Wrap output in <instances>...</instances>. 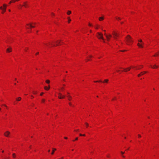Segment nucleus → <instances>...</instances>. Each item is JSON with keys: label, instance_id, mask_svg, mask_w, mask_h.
<instances>
[{"label": "nucleus", "instance_id": "49530a36", "mask_svg": "<svg viewBox=\"0 0 159 159\" xmlns=\"http://www.w3.org/2000/svg\"><path fill=\"white\" fill-rule=\"evenodd\" d=\"M125 51H126L125 50H121V51L122 52H125Z\"/></svg>", "mask_w": 159, "mask_h": 159}, {"label": "nucleus", "instance_id": "e433bc0d", "mask_svg": "<svg viewBox=\"0 0 159 159\" xmlns=\"http://www.w3.org/2000/svg\"><path fill=\"white\" fill-rule=\"evenodd\" d=\"M42 102H45V100L44 99H43L42 100Z\"/></svg>", "mask_w": 159, "mask_h": 159}, {"label": "nucleus", "instance_id": "f257e3e1", "mask_svg": "<svg viewBox=\"0 0 159 159\" xmlns=\"http://www.w3.org/2000/svg\"><path fill=\"white\" fill-rule=\"evenodd\" d=\"M126 43L128 45H129L133 42L132 38L129 35H128L126 38Z\"/></svg>", "mask_w": 159, "mask_h": 159}, {"label": "nucleus", "instance_id": "f704fd0d", "mask_svg": "<svg viewBox=\"0 0 159 159\" xmlns=\"http://www.w3.org/2000/svg\"><path fill=\"white\" fill-rule=\"evenodd\" d=\"M78 139V138L77 137L75 138V140H77ZM75 140H73V141H74Z\"/></svg>", "mask_w": 159, "mask_h": 159}, {"label": "nucleus", "instance_id": "f3484780", "mask_svg": "<svg viewBox=\"0 0 159 159\" xmlns=\"http://www.w3.org/2000/svg\"><path fill=\"white\" fill-rule=\"evenodd\" d=\"M138 41L139 43H143V44H144V43L143 42L142 40L141 39L138 40Z\"/></svg>", "mask_w": 159, "mask_h": 159}, {"label": "nucleus", "instance_id": "c03bdc74", "mask_svg": "<svg viewBox=\"0 0 159 159\" xmlns=\"http://www.w3.org/2000/svg\"><path fill=\"white\" fill-rule=\"evenodd\" d=\"M39 54V52H37L36 53V55H38Z\"/></svg>", "mask_w": 159, "mask_h": 159}, {"label": "nucleus", "instance_id": "de8ad7c7", "mask_svg": "<svg viewBox=\"0 0 159 159\" xmlns=\"http://www.w3.org/2000/svg\"><path fill=\"white\" fill-rule=\"evenodd\" d=\"M64 139H67V138L66 137H65Z\"/></svg>", "mask_w": 159, "mask_h": 159}, {"label": "nucleus", "instance_id": "5fc2aeb1", "mask_svg": "<svg viewBox=\"0 0 159 159\" xmlns=\"http://www.w3.org/2000/svg\"><path fill=\"white\" fill-rule=\"evenodd\" d=\"M92 57V56L90 55V56H89V57Z\"/></svg>", "mask_w": 159, "mask_h": 159}, {"label": "nucleus", "instance_id": "bf43d9fd", "mask_svg": "<svg viewBox=\"0 0 159 159\" xmlns=\"http://www.w3.org/2000/svg\"><path fill=\"white\" fill-rule=\"evenodd\" d=\"M31 97H33V98H34V96L33 95H31Z\"/></svg>", "mask_w": 159, "mask_h": 159}, {"label": "nucleus", "instance_id": "72a5a7b5", "mask_svg": "<svg viewBox=\"0 0 159 159\" xmlns=\"http://www.w3.org/2000/svg\"><path fill=\"white\" fill-rule=\"evenodd\" d=\"M33 94H36V93H37V92H35V91H34L33 92Z\"/></svg>", "mask_w": 159, "mask_h": 159}, {"label": "nucleus", "instance_id": "6e6552de", "mask_svg": "<svg viewBox=\"0 0 159 159\" xmlns=\"http://www.w3.org/2000/svg\"><path fill=\"white\" fill-rule=\"evenodd\" d=\"M135 67H134V66H132V67H130L127 68H126V69H124V71H125V72H127V71H128L129 70H130V69H131V68H135Z\"/></svg>", "mask_w": 159, "mask_h": 159}, {"label": "nucleus", "instance_id": "4d7b16f0", "mask_svg": "<svg viewBox=\"0 0 159 159\" xmlns=\"http://www.w3.org/2000/svg\"><path fill=\"white\" fill-rule=\"evenodd\" d=\"M123 23V22H121V24H122Z\"/></svg>", "mask_w": 159, "mask_h": 159}, {"label": "nucleus", "instance_id": "4c0bfd02", "mask_svg": "<svg viewBox=\"0 0 159 159\" xmlns=\"http://www.w3.org/2000/svg\"><path fill=\"white\" fill-rule=\"evenodd\" d=\"M138 77L140 76H141V74H138Z\"/></svg>", "mask_w": 159, "mask_h": 159}, {"label": "nucleus", "instance_id": "864d4df0", "mask_svg": "<svg viewBox=\"0 0 159 159\" xmlns=\"http://www.w3.org/2000/svg\"><path fill=\"white\" fill-rule=\"evenodd\" d=\"M5 107H7V106L5 105H3Z\"/></svg>", "mask_w": 159, "mask_h": 159}, {"label": "nucleus", "instance_id": "a19ab883", "mask_svg": "<svg viewBox=\"0 0 159 159\" xmlns=\"http://www.w3.org/2000/svg\"><path fill=\"white\" fill-rule=\"evenodd\" d=\"M43 93H44L43 92L41 93L40 94V95L42 96L43 94Z\"/></svg>", "mask_w": 159, "mask_h": 159}, {"label": "nucleus", "instance_id": "f8f14e48", "mask_svg": "<svg viewBox=\"0 0 159 159\" xmlns=\"http://www.w3.org/2000/svg\"><path fill=\"white\" fill-rule=\"evenodd\" d=\"M151 66L153 69H155L156 68H157L158 67V66H157L156 65H155L153 66L152 67V66Z\"/></svg>", "mask_w": 159, "mask_h": 159}, {"label": "nucleus", "instance_id": "bb28decb", "mask_svg": "<svg viewBox=\"0 0 159 159\" xmlns=\"http://www.w3.org/2000/svg\"><path fill=\"white\" fill-rule=\"evenodd\" d=\"M80 136H85V134H80Z\"/></svg>", "mask_w": 159, "mask_h": 159}, {"label": "nucleus", "instance_id": "ddd939ff", "mask_svg": "<svg viewBox=\"0 0 159 159\" xmlns=\"http://www.w3.org/2000/svg\"><path fill=\"white\" fill-rule=\"evenodd\" d=\"M67 97L68 98V99L69 100V101L71 100L72 97L68 95Z\"/></svg>", "mask_w": 159, "mask_h": 159}, {"label": "nucleus", "instance_id": "423d86ee", "mask_svg": "<svg viewBox=\"0 0 159 159\" xmlns=\"http://www.w3.org/2000/svg\"><path fill=\"white\" fill-rule=\"evenodd\" d=\"M24 5H23L22 6L21 5H20V6L21 7L24 6L25 8H27V7H28V5L27 4V2H23Z\"/></svg>", "mask_w": 159, "mask_h": 159}, {"label": "nucleus", "instance_id": "603ef678", "mask_svg": "<svg viewBox=\"0 0 159 159\" xmlns=\"http://www.w3.org/2000/svg\"><path fill=\"white\" fill-rule=\"evenodd\" d=\"M52 15H54V14L52 13Z\"/></svg>", "mask_w": 159, "mask_h": 159}, {"label": "nucleus", "instance_id": "13d9d810", "mask_svg": "<svg viewBox=\"0 0 159 159\" xmlns=\"http://www.w3.org/2000/svg\"><path fill=\"white\" fill-rule=\"evenodd\" d=\"M122 157H125L124 156H123V155H122Z\"/></svg>", "mask_w": 159, "mask_h": 159}, {"label": "nucleus", "instance_id": "b1692460", "mask_svg": "<svg viewBox=\"0 0 159 159\" xmlns=\"http://www.w3.org/2000/svg\"><path fill=\"white\" fill-rule=\"evenodd\" d=\"M116 19L118 20H120L121 19V18H120V17H116Z\"/></svg>", "mask_w": 159, "mask_h": 159}, {"label": "nucleus", "instance_id": "69168bd1", "mask_svg": "<svg viewBox=\"0 0 159 159\" xmlns=\"http://www.w3.org/2000/svg\"><path fill=\"white\" fill-rule=\"evenodd\" d=\"M9 11L10 12V11H11L10 10V9H9Z\"/></svg>", "mask_w": 159, "mask_h": 159}, {"label": "nucleus", "instance_id": "58836bf2", "mask_svg": "<svg viewBox=\"0 0 159 159\" xmlns=\"http://www.w3.org/2000/svg\"><path fill=\"white\" fill-rule=\"evenodd\" d=\"M65 97V96H61L62 99L64 98Z\"/></svg>", "mask_w": 159, "mask_h": 159}, {"label": "nucleus", "instance_id": "20e7f679", "mask_svg": "<svg viewBox=\"0 0 159 159\" xmlns=\"http://www.w3.org/2000/svg\"><path fill=\"white\" fill-rule=\"evenodd\" d=\"M104 35H105L107 38V40L108 41H109L110 39V38L111 37L112 35L110 34H109L108 35H107L106 33H105Z\"/></svg>", "mask_w": 159, "mask_h": 159}, {"label": "nucleus", "instance_id": "6e6d98bb", "mask_svg": "<svg viewBox=\"0 0 159 159\" xmlns=\"http://www.w3.org/2000/svg\"><path fill=\"white\" fill-rule=\"evenodd\" d=\"M78 130H79L78 129L77 130H75V131H78Z\"/></svg>", "mask_w": 159, "mask_h": 159}, {"label": "nucleus", "instance_id": "2eb2a0df", "mask_svg": "<svg viewBox=\"0 0 159 159\" xmlns=\"http://www.w3.org/2000/svg\"><path fill=\"white\" fill-rule=\"evenodd\" d=\"M58 94L59 95V96L58 97V98H59L60 99H62V98H61L62 94L60 93H59Z\"/></svg>", "mask_w": 159, "mask_h": 159}, {"label": "nucleus", "instance_id": "7c9ffc66", "mask_svg": "<svg viewBox=\"0 0 159 159\" xmlns=\"http://www.w3.org/2000/svg\"><path fill=\"white\" fill-rule=\"evenodd\" d=\"M138 138H140L141 137V135L140 134H138Z\"/></svg>", "mask_w": 159, "mask_h": 159}, {"label": "nucleus", "instance_id": "a211bd4d", "mask_svg": "<svg viewBox=\"0 0 159 159\" xmlns=\"http://www.w3.org/2000/svg\"><path fill=\"white\" fill-rule=\"evenodd\" d=\"M21 98L19 97L16 99V100L18 101H20L21 100Z\"/></svg>", "mask_w": 159, "mask_h": 159}, {"label": "nucleus", "instance_id": "6ab92c4d", "mask_svg": "<svg viewBox=\"0 0 159 159\" xmlns=\"http://www.w3.org/2000/svg\"><path fill=\"white\" fill-rule=\"evenodd\" d=\"M67 19L68 20V22L70 23V21H71V20L70 19V17H68Z\"/></svg>", "mask_w": 159, "mask_h": 159}, {"label": "nucleus", "instance_id": "5701e85b", "mask_svg": "<svg viewBox=\"0 0 159 159\" xmlns=\"http://www.w3.org/2000/svg\"><path fill=\"white\" fill-rule=\"evenodd\" d=\"M103 17H100L99 18V20H103Z\"/></svg>", "mask_w": 159, "mask_h": 159}, {"label": "nucleus", "instance_id": "a18cd8bd", "mask_svg": "<svg viewBox=\"0 0 159 159\" xmlns=\"http://www.w3.org/2000/svg\"><path fill=\"white\" fill-rule=\"evenodd\" d=\"M12 1H10V2H9V4H11V3H12Z\"/></svg>", "mask_w": 159, "mask_h": 159}, {"label": "nucleus", "instance_id": "4468645a", "mask_svg": "<svg viewBox=\"0 0 159 159\" xmlns=\"http://www.w3.org/2000/svg\"><path fill=\"white\" fill-rule=\"evenodd\" d=\"M56 148H52V152L51 153V154L52 155H53L54 153V152L55 151H56Z\"/></svg>", "mask_w": 159, "mask_h": 159}, {"label": "nucleus", "instance_id": "c85d7f7f", "mask_svg": "<svg viewBox=\"0 0 159 159\" xmlns=\"http://www.w3.org/2000/svg\"><path fill=\"white\" fill-rule=\"evenodd\" d=\"M12 155L14 158H15V153H13Z\"/></svg>", "mask_w": 159, "mask_h": 159}, {"label": "nucleus", "instance_id": "1a4fd4ad", "mask_svg": "<svg viewBox=\"0 0 159 159\" xmlns=\"http://www.w3.org/2000/svg\"><path fill=\"white\" fill-rule=\"evenodd\" d=\"M10 134V132L8 131H7L4 133V135L5 136L8 137Z\"/></svg>", "mask_w": 159, "mask_h": 159}, {"label": "nucleus", "instance_id": "aec40b11", "mask_svg": "<svg viewBox=\"0 0 159 159\" xmlns=\"http://www.w3.org/2000/svg\"><path fill=\"white\" fill-rule=\"evenodd\" d=\"M71 13V11H68L67 13V14L68 15H69Z\"/></svg>", "mask_w": 159, "mask_h": 159}, {"label": "nucleus", "instance_id": "cd10ccee", "mask_svg": "<svg viewBox=\"0 0 159 159\" xmlns=\"http://www.w3.org/2000/svg\"><path fill=\"white\" fill-rule=\"evenodd\" d=\"M94 82H102V81L101 80H100V81H94Z\"/></svg>", "mask_w": 159, "mask_h": 159}, {"label": "nucleus", "instance_id": "09e8293b", "mask_svg": "<svg viewBox=\"0 0 159 159\" xmlns=\"http://www.w3.org/2000/svg\"><path fill=\"white\" fill-rule=\"evenodd\" d=\"M143 72L144 73V74L146 73L147 72L146 71H143Z\"/></svg>", "mask_w": 159, "mask_h": 159}, {"label": "nucleus", "instance_id": "2f4dec72", "mask_svg": "<svg viewBox=\"0 0 159 159\" xmlns=\"http://www.w3.org/2000/svg\"><path fill=\"white\" fill-rule=\"evenodd\" d=\"M121 154H122V155H123L125 153V152H123L122 151H121Z\"/></svg>", "mask_w": 159, "mask_h": 159}, {"label": "nucleus", "instance_id": "473e14b6", "mask_svg": "<svg viewBox=\"0 0 159 159\" xmlns=\"http://www.w3.org/2000/svg\"><path fill=\"white\" fill-rule=\"evenodd\" d=\"M158 55H159V52L158 54H155V55H154V56L155 57V56H158Z\"/></svg>", "mask_w": 159, "mask_h": 159}, {"label": "nucleus", "instance_id": "338daca9", "mask_svg": "<svg viewBox=\"0 0 159 159\" xmlns=\"http://www.w3.org/2000/svg\"><path fill=\"white\" fill-rule=\"evenodd\" d=\"M67 94L69 95V93H68H68H67Z\"/></svg>", "mask_w": 159, "mask_h": 159}, {"label": "nucleus", "instance_id": "0eeeda50", "mask_svg": "<svg viewBox=\"0 0 159 159\" xmlns=\"http://www.w3.org/2000/svg\"><path fill=\"white\" fill-rule=\"evenodd\" d=\"M144 44H143V43H137V45L140 48H143V45Z\"/></svg>", "mask_w": 159, "mask_h": 159}, {"label": "nucleus", "instance_id": "39448f33", "mask_svg": "<svg viewBox=\"0 0 159 159\" xmlns=\"http://www.w3.org/2000/svg\"><path fill=\"white\" fill-rule=\"evenodd\" d=\"M112 34L114 36L113 38H114V39H117L116 37L118 36H119L118 34L115 31H114L113 32Z\"/></svg>", "mask_w": 159, "mask_h": 159}, {"label": "nucleus", "instance_id": "052dcab7", "mask_svg": "<svg viewBox=\"0 0 159 159\" xmlns=\"http://www.w3.org/2000/svg\"><path fill=\"white\" fill-rule=\"evenodd\" d=\"M4 152V151H2V152Z\"/></svg>", "mask_w": 159, "mask_h": 159}, {"label": "nucleus", "instance_id": "680f3d73", "mask_svg": "<svg viewBox=\"0 0 159 159\" xmlns=\"http://www.w3.org/2000/svg\"><path fill=\"white\" fill-rule=\"evenodd\" d=\"M90 32H92V30H90Z\"/></svg>", "mask_w": 159, "mask_h": 159}, {"label": "nucleus", "instance_id": "3c124183", "mask_svg": "<svg viewBox=\"0 0 159 159\" xmlns=\"http://www.w3.org/2000/svg\"><path fill=\"white\" fill-rule=\"evenodd\" d=\"M63 89H64L63 87H62V88H61V89L62 90H63Z\"/></svg>", "mask_w": 159, "mask_h": 159}, {"label": "nucleus", "instance_id": "c9c22d12", "mask_svg": "<svg viewBox=\"0 0 159 159\" xmlns=\"http://www.w3.org/2000/svg\"><path fill=\"white\" fill-rule=\"evenodd\" d=\"M140 74H141V75H143L144 74V73L143 72H141Z\"/></svg>", "mask_w": 159, "mask_h": 159}, {"label": "nucleus", "instance_id": "f03ea898", "mask_svg": "<svg viewBox=\"0 0 159 159\" xmlns=\"http://www.w3.org/2000/svg\"><path fill=\"white\" fill-rule=\"evenodd\" d=\"M97 36L98 39H102L103 40V42L104 43L105 42V40L103 38V35L102 34L98 32L97 33Z\"/></svg>", "mask_w": 159, "mask_h": 159}, {"label": "nucleus", "instance_id": "7ed1b4c3", "mask_svg": "<svg viewBox=\"0 0 159 159\" xmlns=\"http://www.w3.org/2000/svg\"><path fill=\"white\" fill-rule=\"evenodd\" d=\"M3 7H2L1 6L0 7V9L1 10H2V14H3L4 12H5L7 5L5 4H3Z\"/></svg>", "mask_w": 159, "mask_h": 159}, {"label": "nucleus", "instance_id": "4be33fe9", "mask_svg": "<svg viewBox=\"0 0 159 159\" xmlns=\"http://www.w3.org/2000/svg\"><path fill=\"white\" fill-rule=\"evenodd\" d=\"M57 44L56 46H58L59 45V44L60 43V41H57Z\"/></svg>", "mask_w": 159, "mask_h": 159}, {"label": "nucleus", "instance_id": "9b49d317", "mask_svg": "<svg viewBox=\"0 0 159 159\" xmlns=\"http://www.w3.org/2000/svg\"><path fill=\"white\" fill-rule=\"evenodd\" d=\"M12 51V48L11 47H9V48H8L7 50L6 51L7 52H11Z\"/></svg>", "mask_w": 159, "mask_h": 159}, {"label": "nucleus", "instance_id": "a878e982", "mask_svg": "<svg viewBox=\"0 0 159 159\" xmlns=\"http://www.w3.org/2000/svg\"><path fill=\"white\" fill-rule=\"evenodd\" d=\"M46 82L47 83H50V81L48 80H47L46 81Z\"/></svg>", "mask_w": 159, "mask_h": 159}, {"label": "nucleus", "instance_id": "79ce46f5", "mask_svg": "<svg viewBox=\"0 0 159 159\" xmlns=\"http://www.w3.org/2000/svg\"><path fill=\"white\" fill-rule=\"evenodd\" d=\"M89 26H92V25H91V24H90V23H89Z\"/></svg>", "mask_w": 159, "mask_h": 159}, {"label": "nucleus", "instance_id": "dca6fc26", "mask_svg": "<svg viewBox=\"0 0 159 159\" xmlns=\"http://www.w3.org/2000/svg\"><path fill=\"white\" fill-rule=\"evenodd\" d=\"M50 88V87H47V86H45L44 87V89L45 90H48Z\"/></svg>", "mask_w": 159, "mask_h": 159}, {"label": "nucleus", "instance_id": "412c9836", "mask_svg": "<svg viewBox=\"0 0 159 159\" xmlns=\"http://www.w3.org/2000/svg\"><path fill=\"white\" fill-rule=\"evenodd\" d=\"M28 49L29 48H25L24 49L25 51V52H27Z\"/></svg>", "mask_w": 159, "mask_h": 159}, {"label": "nucleus", "instance_id": "c756f323", "mask_svg": "<svg viewBox=\"0 0 159 159\" xmlns=\"http://www.w3.org/2000/svg\"><path fill=\"white\" fill-rule=\"evenodd\" d=\"M86 125V126L87 127L88 126H89V124L88 123H85Z\"/></svg>", "mask_w": 159, "mask_h": 159}, {"label": "nucleus", "instance_id": "9d476101", "mask_svg": "<svg viewBox=\"0 0 159 159\" xmlns=\"http://www.w3.org/2000/svg\"><path fill=\"white\" fill-rule=\"evenodd\" d=\"M32 23H30V24H27L26 25L30 27V28H34L35 26L32 25Z\"/></svg>", "mask_w": 159, "mask_h": 159}, {"label": "nucleus", "instance_id": "8fccbe9b", "mask_svg": "<svg viewBox=\"0 0 159 159\" xmlns=\"http://www.w3.org/2000/svg\"><path fill=\"white\" fill-rule=\"evenodd\" d=\"M143 72L144 73V74L146 73L147 72L146 71H143Z\"/></svg>", "mask_w": 159, "mask_h": 159}, {"label": "nucleus", "instance_id": "ea45409f", "mask_svg": "<svg viewBox=\"0 0 159 159\" xmlns=\"http://www.w3.org/2000/svg\"><path fill=\"white\" fill-rule=\"evenodd\" d=\"M69 105L70 106H72V105L71 103L70 102H69Z\"/></svg>", "mask_w": 159, "mask_h": 159}, {"label": "nucleus", "instance_id": "774afa93", "mask_svg": "<svg viewBox=\"0 0 159 159\" xmlns=\"http://www.w3.org/2000/svg\"><path fill=\"white\" fill-rule=\"evenodd\" d=\"M50 150H48V152H50Z\"/></svg>", "mask_w": 159, "mask_h": 159}, {"label": "nucleus", "instance_id": "e2e57ef3", "mask_svg": "<svg viewBox=\"0 0 159 159\" xmlns=\"http://www.w3.org/2000/svg\"><path fill=\"white\" fill-rule=\"evenodd\" d=\"M89 59H88V60H87V61H89Z\"/></svg>", "mask_w": 159, "mask_h": 159}, {"label": "nucleus", "instance_id": "0e129e2a", "mask_svg": "<svg viewBox=\"0 0 159 159\" xmlns=\"http://www.w3.org/2000/svg\"><path fill=\"white\" fill-rule=\"evenodd\" d=\"M117 71H118V72H119L120 71V70H117Z\"/></svg>", "mask_w": 159, "mask_h": 159}, {"label": "nucleus", "instance_id": "393cba45", "mask_svg": "<svg viewBox=\"0 0 159 159\" xmlns=\"http://www.w3.org/2000/svg\"><path fill=\"white\" fill-rule=\"evenodd\" d=\"M108 80L106 79V80H104V81L103 82V83H105V82L107 83L108 82Z\"/></svg>", "mask_w": 159, "mask_h": 159}, {"label": "nucleus", "instance_id": "37998d69", "mask_svg": "<svg viewBox=\"0 0 159 159\" xmlns=\"http://www.w3.org/2000/svg\"><path fill=\"white\" fill-rule=\"evenodd\" d=\"M12 2H15L16 1V0H12Z\"/></svg>", "mask_w": 159, "mask_h": 159}]
</instances>
